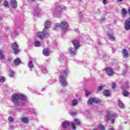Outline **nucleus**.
Wrapping results in <instances>:
<instances>
[{
  "label": "nucleus",
  "instance_id": "f257e3e1",
  "mask_svg": "<svg viewBox=\"0 0 130 130\" xmlns=\"http://www.w3.org/2000/svg\"><path fill=\"white\" fill-rule=\"evenodd\" d=\"M50 21H47L44 24V28L43 31V33L41 32H39L37 33L38 37L40 38V39H43L45 37H48L49 36V32L47 29L48 28H50Z\"/></svg>",
  "mask_w": 130,
  "mask_h": 130
},
{
  "label": "nucleus",
  "instance_id": "f03ea898",
  "mask_svg": "<svg viewBox=\"0 0 130 130\" xmlns=\"http://www.w3.org/2000/svg\"><path fill=\"white\" fill-rule=\"evenodd\" d=\"M68 73L69 70L65 69L62 71L60 75L59 81L61 87H66V86L68 85L66 80Z\"/></svg>",
  "mask_w": 130,
  "mask_h": 130
},
{
  "label": "nucleus",
  "instance_id": "7ed1b4c3",
  "mask_svg": "<svg viewBox=\"0 0 130 130\" xmlns=\"http://www.w3.org/2000/svg\"><path fill=\"white\" fill-rule=\"evenodd\" d=\"M20 100L26 102V101L27 100V98L26 97V96L23 94L18 93H15L12 95V101L13 103H19Z\"/></svg>",
  "mask_w": 130,
  "mask_h": 130
},
{
  "label": "nucleus",
  "instance_id": "20e7f679",
  "mask_svg": "<svg viewBox=\"0 0 130 130\" xmlns=\"http://www.w3.org/2000/svg\"><path fill=\"white\" fill-rule=\"evenodd\" d=\"M72 44L74 45V48H70L68 49V51L72 55H75V54H77V50L79 47H80V42L79 41L77 40H73L72 41Z\"/></svg>",
  "mask_w": 130,
  "mask_h": 130
},
{
  "label": "nucleus",
  "instance_id": "39448f33",
  "mask_svg": "<svg viewBox=\"0 0 130 130\" xmlns=\"http://www.w3.org/2000/svg\"><path fill=\"white\" fill-rule=\"evenodd\" d=\"M117 117V114L115 113H109L107 115V120H110L111 123H114L115 121V119Z\"/></svg>",
  "mask_w": 130,
  "mask_h": 130
},
{
  "label": "nucleus",
  "instance_id": "423d86ee",
  "mask_svg": "<svg viewBox=\"0 0 130 130\" xmlns=\"http://www.w3.org/2000/svg\"><path fill=\"white\" fill-rule=\"evenodd\" d=\"M68 26L69 25L68 24V22L66 21H62L61 23H59L56 25V27H60V28L62 29V30H66V29H68Z\"/></svg>",
  "mask_w": 130,
  "mask_h": 130
},
{
  "label": "nucleus",
  "instance_id": "0eeeda50",
  "mask_svg": "<svg viewBox=\"0 0 130 130\" xmlns=\"http://www.w3.org/2000/svg\"><path fill=\"white\" fill-rule=\"evenodd\" d=\"M104 71H106V75L109 77H111L114 74V71L112 68L107 67L104 69Z\"/></svg>",
  "mask_w": 130,
  "mask_h": 130
},
{
  "label": "nucleus",
  "instance_id": "6e6552de",
  "mask_svg": "<svg viewBox=\"0 0 130 130\" xmlns=\"http://www.w3.org/2000/svg\"><path fill=\"white\" fill-rule=\"evenodd\" d=\"M12 48L14 50L15 54L17 55L20 52V50L18 49L19 46H18L17 43H14V44H12Z\"/></svg>",
  "mask_w": 130,
  "mask_h": 130
},
{
  "label": "nucleus",
  "instance_id": "1a4fd4ad",
  "mask_svg": "<svg viewBox=\"0 0 130 130\" xmlns=\"http://www.w3.org/2000/svg\"><path fill=\"white\" fill-rule=\"evenodd\" d=\"M100 103L101 101L100 100H97L95 98H90L87 101V104L88 105H91L92 103Z\"/></svg>",
  "mask_w": 130,
  "mask_h": 130
},
{
  "label": "nucleus",
  "instance_id": "9d476101",
  "mask_svg": "<svg viewBox=\"0 0 130 130\" xmlns=\"http://www.w3.org/2000/svg\"><path fill=\"white\" fill-rule=\"evenodd\" d=\"M62 11V8L60 6H57L56 8V10L54 12V16L55 17H57V14L59 13V12H61Z\"/></svg>",
  "mask_w": 130,
  "mask_h": 130
},
{
  "label": "nucleus",
  "instance_id": "9b49d317",
  "mask_svg": "<svg viewBox=\"0 0 130 130\" xmlns=\"http://www.w3.org/2000/svg\"><path fill=\"white\" fill-rule=\"evenodd\" d=\"M10 5L13 9H16L17 7H18V5H17V1L15 0H11L10 1Z\"/></svg>",
  "mask_w": 130,
  "mask_h": 130
},
{
  "label": "nucleus",
  "instance_id": "f8f14e48",
  "mask_svg": "<svg viewBox=\"0 0 130 130\" xmlns=\"http://www.w3.org/2000/svg\"><path fill=\"white\" fill-rule=\"evenodd\" d=\"M124 28L125 30H130V21L128 19H126L124 24Z\"/></svg>",
  "mask_w": 130,
  "mask_h": 130
},
{
  "label": "nucleus",
  "instance_id": "ddd939ff",
  "mask_svg": "<svg viewBox=\"0 0 130 130\" xmlns=\"http://www.w3.org/2000/svg\"><path fill=\"white\" fill-rule=\"evenodd\" d=\"M108 35L109 37L110 40H111V41H114L115 40V39L114 38V37L113 36V31H109L108 32Z\"/></svg>",
  "mask_w": 130,
  "mask_h": 130
},
{
  "label": "nucleus",
  "instance_id": "4468645a",
  "mask_svg": "<svg viewBox=\"0 0 130 130\" xmlns=\"http://www.w3.org/2000/svg\"><path fill=\"white\" fill-rule=\"evenodd\" d=\"M61 125L64 128H66V127H69V126H70V122L68 121H64L62 122Z\"/></svg>",
  "mask_w": 130,
  "mask_h": 130
},
{
  "label": "nucleus",
  "instance_id": "2eb2a0df",
  "mask_svg": "<svg viewBox=\"0 0 130 130\" xmlns=\"http://www.w3.org/2000/svg\"><path fill=\"white\" fill-rule=\"evenodd\" d=\"M50 51H49V49L47 48L43 50V53L44 55H45L46 56H48L49 55Z\"/></svg>",
  "mask_w": 130,
  "mask_h": 130
},
{
  "label": "nucleus",
  "instance_id": "dca6fc26",
  "mask_svg": "<svg viewBox=\"0 0 130 130\" xmlns=\"http://www.w3.org/2000/svg\"><path fill=\"white\" fill-rule=\"evenodd\" d=\"M78 103H79L78 100L74 99L72 101L71 105L72 106H77V105H78Z\"/></svg>",
  "mask_w": 130,
  "mask_h": 130
},
{
  "label": "nucleus",
  "instance_id": "f3484780",
  "mask_svg": "<svg viewBox=\"0 0 130 130\" xmlns=\"http://www.w3.org/2000/svg\"><path fill=\"white\" fill-rule=\"evenodd\" d=\"M121 14L123 18L126 16V14H127V11L125 9H122L121 11Z\"/></svg>",
  "mask_w": 130,
  "mask_h": 130
},
{
  "label": "nucleus",
  "instance_id": "a211bd4d",
  "mask_svg": "<svg viewBox=\"0 0 130 130\" xmlns=\"http://www.w3.org/2000/svg\"><path fill=\"white\" fill-rule=\"evenodd\" d=\"M14 64H16V66L18 64H20V63H21V60H20L19 58H17V59L14 60Z\"/></svg>",
  "mask_w": 130,
  "mask_h": 130
},
{
  "label": "nucleus",
  "instance_id": "6ab92c4d",
  "mask_svg": "<svg viewBox=\"0 0 130 130\" xmlns=\"http://www.w3.org/2000/svg\"><path fill=\"white\" fill-rule=\"evenodd\" d=\"M122 53L123 54L124 57H127V56H128V54L127 53V51H126L125 49H123Z\"/></svg>",
  "mask_w": 130,
  "mask_h": 130
},
{
  "label": "nucleus",
  "instance_id": "aec40b11",
  "mask_svg": "<svg viewBox=\"0 0 130 130\" xmlns=\"http://www.w3.org/2000/svg\"><path fill=\"white\" fill-rule=\"evenodd\" d=\"M104 94L105 96H106V97H108L110 96V92L109 91V90H104Z\"/></svg>",
  "mask_w": 130,
  "mask_h": 130
},
{
  "label": "nucleus",
  "instance_id": "412c9836",
  "mask_svg": "<svg viewBox=\"0 0 130 130\" xmlns=\"http://www.w3.org/2000/svg\"><path fill=\"white\" fill-rule=\"evenodd\" d=\"M118 105L120 108H124V105L120 101H118Z\"/></svg>",
  "mask_w": 130,
  "mask_h": 130
},
{
  "label": "nucleus",
  "instance_id": "4be33fe9",
  "mask_svg": "<svg viewBox=\"0 0 130 130\" xmlns=\"http://www.w3.org/2000/svg\"><path fill=\"white\" fill-rule=\"evenodd\" d=\"M79 17L80 21H84V17H83V13L82 12H80L78 14Z\"/></svg>",
  "mask_w": 130,
  "mask_h": 130
},
{
  "label": "nucleus",
  "instance_id": "5701e85b",
  "mask_svg": "<svg viewBox=\"0 0 130 130\" xmlns=\"http://www.w3.org/2000/svg\"><path fill=\"white\" fill-rule=\"evenodd\" d=\"M35 47H40L41 46V44L40 42L37 41L35 43Z\"/></svg>",
  "mask_w": 130,
  "mask_h": 130
},
{
  "label": "nucleus",
  "instance_id": "b1692460",
  "mask_svg": "<svg viewBox=\"0 0 130 130\" xmlns=\"http://www.w3.org/2000/svg\"><path fill=\"white\" fill-rule=\"evenodd\" d=\"M98 127L99 129L100 130H105V127H104V125H103L102 124H99L98 125Z\"/></svg>",
  "mask_w": 130,
  "mask_h": 130
},
{
  "label": "nucleus",
  "instance_id": "393cba45",
  "mask_svg": "<svg viewBox=\"0 0 130 130\" xmlns=\"http://www.w3.org/2000/svg\"><path fill=\"white\" fill-rule=\"evenodd\" d=\"M28 120H29L27 118H22L21 119V121H22V122H23L24 123H28Z\"/></svg>",
  "mask_w": 130,
  "mask_h": 130
},
{
  "label": "nucleus",
  "instance_id": "a878e982",
  "mask_svg": "<svg viewBox=\"0 0 130 130\" xmlns=\"http://www.w3.org/2000/svg\"><path fill=\"white\" fill-rule=\"evenodd\" d=\"M39 13H40V10L39 9H37L35 11L34 15V16H37L38 15H39Z\"/></svg>",
  "mask_w": 130,
  "mask_h": 130
},
{
  "label": "nucleus",
  "instance_id": "bb28decb",
  "mask_svg": "<svg viewBox=\"0 0 130 130\" xmlns=\"http://www.w3.org/2000/svg\"><path fill=\"white\" fill-rule=\"evenodd\" d=\"M3 53V51L0 49V60H2V59H4V54Z\"/></svg>",
  "mask_w": 130,
  "mask_h": 130
},
{
  "label": "nucleus",
  "instance_id": "cd10ccee",
  "mask_svg": "<svg viewBox=\"0 0 130 130\" xmlns=\"http://www.w3.org/2000/svg\"><path fill=\"white\" fill-rule=\"evenodd\" d=\"M122 94L125 97H127V96L129 95V92H127V91H124L122 92Z\"/></svg>",
  "mask_w": 130,
  "mask_h": 130
},
{
  "label": "nucleus",
  "instance_id": "c85d7f7f",
  "mask_svg": "<svg viewBox=\"0 0 130 130\" xmlns=\"http://www.w3.org/2000/svg\"><path fill=\"white\" fill-rule=\"evenodd\" d=\"M74 123L76 125H80V123H81V122H80V120H79L78 119H75L74 120Z\"/></svg>",
  "mask_w": 130,
  "mask_h": 130
},
{
  "label": "nucleus",
  "instance_id": "c756f323",
  "mask_svg": "<svg viewBox=\"0 0 130 130\" xmlns=\"http://www.w3.org/2000/svg\"><path fill=\"white\" fill-rule=\"evenodd\" d=\"M28 67L30 69H32L33 68V63L32 62V61H30L28 64Z\"/></svg>",
  "mask_w": 130,
  "mask_h": 130
},
{
  "label": "nucleus",
  "instance_id": "7c9ffc66",
  "mask_svg": "<svg viewBox=\"0 0 130 130\" xmlns=\"http://www.w3.org/2000/svg\"><path fill=\"white\" fill-rule=\"evenodd\" d=\"M85 94L86 96H89V95H91V91H88V90H85Z\"/></svg>",
  "mask_w": 130,
  "mask_h": 130
},
{
  "label": "nucleus",
  "instance_id": "2f4dec72",
  "mask_svg": "<svg viewBox=\"0 0 130 130\" xmlns=\"http://www.w3.org/2000/svg\"><path fill=\"white\" fill-rule=\"evenodd\" d=\"M14 75H15V72H14V71H11L9 74V76L11 78H13V77H14Z\"/></svg>",
  "mask_w": 130,
  "mask_h": 130
},
{
  "label": "nucleus",
  "instance_id": "473e14b6",
  "mask_svg": "<svg viewBox=\"0 0 130 130\" xmlns=\"http://www.w3.org/2000/svg\"><path fill=\"white\" fill-rule=\"evenodd\" d=\"M8 120L9 121H10V122H14V118L11 116L9 117L8 118Z\"/></svg>",
  "mask_w": 130,
  "mask_h": 130
},
{
  "label": "nucleus",
  "instance_id": "72a5a7b5",
  "mask_svg": "<svg viewBox=\"0 0 130 130\" xmlns=\"http://www.w3.org/2000/svg\"><path fill=\"white\" fill-rule=\"evenodd\" d=\"M0 82L1 83H4V82H5V78L4 77H0Z\"/></svg>",
  "mask_w": 130,
  "mask_h": 130
},
{
  "label": "nucleus",
  "instance_id": "f704fd0d",
  "mask_svg": "<svg viewBox=\"0 0 130 130\" xmlns=\"http://www.w3.org/2000/svg\"><path fill=\"white\" fill-rule=\"evenodd\" d=\"M104 87V86H99L98 87V90H99V91H102V90H103Z\"/></svg>",
  "mask_w": 130,
  "mask_h": 130
},
{
  "label": "nucleus",
  "instance_id": "c9c22d12",
  "mask_svg": "<svg viewBox=\"0 0 130 130\" xmlns=\"http://www.w3.org/2000/svg\"><path fill=\"white\" fill-rule=\"evenodd\" d=\"M71 126L73 129H76V125L74 123V122L72 123Z\"/></svg>",
  "mask_w": 130,
  "mask_h": 130
},
{
  "label": "nucleus",
  "instance_id": "e433bc0d",
  "mask_svg": "<svg viewBox=\"0 0 130 130\" xmlns=\"http://www.w3.org/2000/svg\"><path fill=\"white\" fill-rule=\"evenodd\" d=\"M116 87V84H115V83H113L112 86V89H115Z\"/></svg>",
  "mask_w": 130,
  "mask_h": 130
},
{
  "label": "nucleus",
  "instance_id": "4c0bfd02",
  "mask_svg": "<svg viewBox=\"0 0 130 130\" xmlns=\"http://www.w3.org/2000/svg\"><path fill=\"white\" fill-rule=\"evenodd\" d=\"M4 6H5V7H9V4L8 3V2L5 1Z\"/></svg>",
  "mask_w": 130,
  "mask_h": 130
},
{
  "label": "nucleus",
  "instance_id": "58836bf2",
  "mask_svg": "<svg viewBox=\"0 0 130 130\" xmlns=\"http://www.w3.org/2000/svg\"><path fill=\"white\" fill-rule=\"evenodd\" d=\"M96 13L99 15V14H101V11L99 10V9H98L96 11Z\"/></svg>",
  "mask_w": 130,
  "mask_h": 130
},
{
  "label": "nucleus",
  "instance_id": "ea45409f",
  "mask_svg": "<svg viewBox=\"0 0 130 130\" xmlns=\"http://www.w3.org/2000/svg\"><path fill=\"white\" fill-rule=\"evenodd\" d=\"M121 88L122 89H127V88H128V85H127L126 86H125L124 87H123L122 86H121Z\"/></svg>",
  "mask_w": 130,
  "mask_h": 130
},
{
  "label": "nucleus",
  "instance_id": "a19ab883",
  "mask_svg": "<svg viewBox=\"0 0 130 130\" xmlns=\"http://www.w3.org/2000/svg\"><path fill=\"white\" fill-rule=\"evenodd\" d=\"M47 72V70H46V69L44 68L43 69V73H46Z\"/></svg>",
  "mask_w": 130,
  "mask_h": 130
},
{
  "label": "nucleus",
  "instance_id": "79ce46f5",
  "mask_svg": "<svg viewBox=\"0 0 130 130\" xmlns=\"http://www.w3.org/2000/svg\"><path fill=\"white\" fill-rule=\"evenodd\" d=\"M107 3V0H103V3L104 4V5H106Z\"/></svg>",
  "mask_w": 130,
  "mask_h": 130
},
{
  "label": "nucleus",
  "instance_id": "37998d69",
  "mask_svg": "<svg viewBox=\"0 0 130 130\" xmlns=\"http://www.w3.org/2000/svg\"><path fill=\"white\" fill-rule=\"evenodd\" d=\"M105 21V18H101V22H103V21Z\"/></svg>",
  "mask_w": 130,
  "mask_h": 130
},
{
  "label": "nucleus",
  "instance_id": "c03bdc74",
  "mask_svg": "<svg viewBox=\"0 0 130 130\" xmlns=\"http://www.w3.org/2000/svg\"><path fill=\"white\" fill-rule=\"evenodd\" d=\"M62 10H67V7L64 6V7H63V8H62Z\"/></svg>",
  "mask_w": 130,
  "mask_h": 130
},
{
  "label": "nucleus",
  "instance_id": "a18cd8bd",
  "mask_svg": "<svg viewBox=\"0 0 130 130\" xmlns=\"http://www.w3.org/2000/svg\"><path fill=\"white\" fill-rule=\"evenodd\" d=\"M63 59L62 57H59V61H61V59Z\"/></svg>",
  "mask_w": 130,
  "mask_h": 130
},
{
  "label": "nucleus",
  "instance_id": "49530a36",
  "mask_svg": "<svg viewBox=\"0 0 130 130\" xmlns=\"http://www.w3.org/2000/svg\"><path fill=\"white\" fill-rule=\"evenodd\" d=\"M128 13L129 15H130V7H129L128 9Z\"/></svg>",
  "mask_w": 130,
  "mask_h": 130
},
{
  "label": "nucleus",
  "instance_id": "de8ad7c7",
  "mask_svg": "<svg viewBox=\"0 0 130 130\" xmlns=\"http://www.w3.org/2000/svg\"><path fill=\"white\" fill-rule=\"evenodd\" d=\"M29 3H32V2H34L35 0H28Z\"/></svg>",
  "mask_w": 130,
  "mask_h": 130
},
{
  "label": "nucleus",
  "instance_id": "09e8293b",
  "mask_svg": "<svg viewBox=\"0 0 130 130\" xmlns=\"http://www.w3.org/2000/svg\"><path fill=\"white\" fill-rule=\"evenodd\" d=\"M123 0H117V2H119V3L122 2Z\"/></svg>",
  "mask_w": 130,
  "mask_h": 130
},
{
  "label": "nucleus",
  "instance_id": "8fccbe9b",
  "mask_svg": "<svg viewBox=\"0 0 130 130\" xmlns=\"http://www.w3.org/2000/svg\"><path fill=\"white\" fill-rule=\"evenodd\" d=\"M98 45H100V44H101V43L100 42H99L98 43Z\"/></svg>",
  "mask_w": 130,
  "mask_h": 130
},
{
  "label": "nucleus",
  "instance_id": "3c124183",
  "mask_svg": "<svg viewBox=\"0 0 130 130\" xmlns=\"http://www.w3.org/2000/svg\"><path fill=\"white\" fill-rule=\"evenodd\" d=\"M126 73V71H125L124 72H123V75H125Z\"/></svg>",
  "mask_w": 130,
  "mask_h": 130
},
{
  "label": "nucleus",
  "instance_id": "603ef678",
  "mask_svg": "<svg viewBox=\"0 0 130 130\" xmlns=\"http://www.w3.org/2000/svg\"><path fill=\"white\" fill-rule=\"evenodd\" d=\"M6 29H7V30H9L10 28H9V27H7Z\"/></svg>",
  "mask_w": 130,
  "mask_h": 130
},
{
  "label": "nucleus",
  "instance_id": "864d4df0",
  "mask_svg": "<svg viewBox=\"0 0 130 130\" xmlns=\"http://www.w3.org/2000/svg\"><path fill=\"white\" fill-rule=\"evenodd\" d=\"M61 93H64V91H63L62 90H61Z\"/></svg>",
  "mask_w": 130,
  "mask_h": 130
},
{
  "label": "nucleus",
  "instance_id": "5fc2aeb1",
  "mask_svg": "<svg viewBox=\"0 0 130 130\" xmlns=\"http://www.w3.org/2000/svg\"><path fill=\"white\" fill-rule=\"evenodd\" d=\"M12 37H13L14 38H15V36L12 35Z\"/></svg>",
  "mask_w": 130,
  "mask_h": 130
},
{
  "label": "nucleus",
  "instance_id": "6e6d98bb",
  "mask_svg": "<svg viewBox=\"0 0 130 130\" xmlns=\"http://www.w3.org/2000/svg\"><path fill=\"white\" fill-rule=\"evenodd\" d=\"M128 20L130 21V17L128 18Z\"/></svg>",
  "mask_w": 130,
  "mask_h": 130
},
{
  "label": "nucleus",
  "instance_id": "4d7b16f0",
  "mask_svg": "<svg viewBox=\"0 0 130 130\" xmlns=\"http://www.w3.org/2000/svg\"><path fill=\"white\" fill-rule=\"evenodd\" d=\"M72 114H74V115H75V113H72Z\"/></svg>",
  "mask_w": 130,
  "mask_h": 130
},
{
  "label": "nucleus",
  "instance_id": "13d9d810",
  "mask_svg": "<svg viewBox=\"0 0 130 130\" xmlns=\"http://www.w3.org/2000/svg\"><path fill=\"white\" fill-rule=\"evenodd\" d=\"M16 35H18V34H16Z\"/></svg>",
  "mask_w": 130,
  "mask_h": 130
},
{
  "label": "nucleus",
  "instance_id": "bf43d9fd",
  "mask_svg": "<svg viewBox=\"0 0 130 130\" xmlns=\"http://www.w3.org/2000/svg\"><path fill=\"white\" fill-rule=\"evenodd\" d=\"M93 130H97V129H94Z\"/></svg>",
  "mask_w": 130,
  "mask_h": 130
},
{
  "label": "nucleus",
  "instance_id": "052dcab7",
  "mask_svg": "<svg viewBox=\"0 0 130 130\" xmlns=\"http://www.w3.org/2000/svg\"><path fill=\"white\" fill-rule=\"evenodd\" d=\"M0 20H1V17H0Z\"/></svg>",
  "mask_w": 130,
  "mask_h": 130
}]
</instances>
